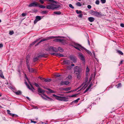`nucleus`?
Returning a JSON list of instances; mask_svg holds the SVG:
<instances>
[{
  "label": "nucleus",
  "mask_w": 124,
  "mask_h": 124,
  "mask_svg": "<svg viewBox=\"0 0 124 124\" xmlns=\"http://www.w3.org/2000/svg\"><path fill=\"white\" fill-rule=\"evenodd\" d=\"M56 4H51L46 6V8L48 9H51L52 10H58L61 7L60 5Z\"/></svg>",
  "instance_id": "f257e3e1"
},
{
  "label": "nucleus",
  "mask_w": 124,
  "mask_h": 124,
  "mask_svg": "<svg viewBox=\"0 0 124 124\" xmlns=\"http://www.w3.org/2000/svg\"><path fill=\"white\" fill-rule=\"evenodd\" d=\"M53 96L55 97L57 100L60 101H68L67 98L65 97L59 96L55 94H53Z\"/></svg>",
  "instance_id": "f03ea898"
},
{
  "label": "nucleus",
  "mask_w": 124,
  "mask_h": 124,
  "mask_svg": "<svg viewBox=\"0 0 124 124\" xmlns=\"http://www.w3.org/2000/svg\"><path fill=\"white\" fill-rule=\"evenodd\" d=\"M74 73L75 74L80 73L82 71V69L80 67L76 66L74 68Z\"/></svg>",
  "instance_id": "7ed1b4c3"
},
{
  "label": "nucleus",
  "mask_w": 124,
  "mask_h": 124,
  "mask_svg": "<svg viewBox=\"0 0 124 124\" xmlns=\"http://www.w3.org/2000/svg\"><path fill=\"white\" fill-rule=\"evenodd\" d=\"M57 37H54L53 36L47 37L45 38H43L42 40H41L39 42L37 43V45H38L40 42H43L49 39H52L55 38Z\"/></svg>",
  "instance_id": "20e7f679"
},
{
  "label": "nucleus",
  "mask_w": 124,
  "mask_h": 124,
  "mask_svg": "<svg viewBox=\"0 0 124 124\" xmlns=\"http://www.w3.org/2000/svg\"><path fill=\"white\" fill-rule=\"evenodd\" d=\"M73 46L76 49H78L80 51V49L82 50H84V47L82 46L79 44H78L76 43H75L74 44Z\"/></svg>",
  "instance_id": "39448f33"
},
{
  "label": "nucleus",
  "mask_w": 124,
  "mask_h": 124,
  "mask_svg": "<svg viewBox=\"0 0 124 124\" xmlns=\"http://www.w3.org/2000/svg\"><path fill=\"white\" fill-rule=\"evenodd\" d=\"M78 56L79 59L83 63H85V56L83 54L80 53H78Z\"/></svg>",
  "instance_id": "423d86ee"
},
{
  "label": "nucleus",
  "mask_w": 124,
  "mask_h": 124,
  "mask_svg": "<svg viewBox=\"0 0 124 124\" xmlns=\"http://www.w3.org/2000/svg\"><path fill=\"white\" fill-rule=\"evenodd\" d=\"M47 55L45 54H44L41 55H40L37 57H34V58L33 59V61L34 62H35L38 59V58L39 57H44L45 58H46L47 57Z\"/></svg>",
  "instance_id": "0eeeda50"
},
{
  "label": "nucleus",
  "mask_w": 124,
  "mask_h": 124,
  "mask_svg": "<svg viewBox=\"0 0 124 124\" xmlns=\"http://www.w3.org/2000/svg\"><path fill=\"white\" fill-rule=\"evenodd\" d=\"M38 5L39 3L36 1H34L33 2L30 4L29 5V7H38Z\"/></svg>",
  "instance_id": "6e6552de"
},
{
  "label": "nucleus",
  "mask_w": 124,
  "mask_h": 124,
  "mask_svg": "<svg viewBox=\"0 0 124 124\" xmlns=\"http://www.w3.org/2000/svg\"><path fill=\"white\" fill-rule=\"evenodd\" d=\"M25 77L26 78L28 82L29 83L31 87V88L29 86V87L28 88L30 90H31L32 92H34V91L35 90V89L33 87V86L32 85V84H31V83L30 82L29 79L27 77L26 75H25Z\"/></svg>",
  "instance_id": "1a4fd4ad"
},
{
  "label": "nucleus",
  "mask_w": 124,
  "mask_h": 124,
  "mask_svg": "<svg viewBox=\"0 0 124 124\" xmlns=\"http://www.w3.org/2000/svg\"><path fill=\"white\" fill-rule=\"evenodd\" d=\"M70 57L71 60L74 63H75L76 62L77 59L75 56H71Z\"/></svg>",
  "instance_id": "9d476101"
},
{
  "label": "nucleus",
  "mask_w": 124,
  "mask_h": 124,
  "mask_svg": "<svg viewBox=\"0 0 124 124\" xmlns=\"http://www.w3.org/2000/svg\"><path fill=\"white\" fill-rule=\"evenodd\" d=\"M41 19L40 16H37L36 17V19L34 22V24H36L38 21L40 20Z\"/></svg>",
  "instance_id": "9b49d317"
},
{
  "label": "nucleus",
  "mask_w": 124,
  "mask_h": 124,
  "mask_svg": "<svg viewBox=\"0 0 124 124\" xmlns=\"http://www.w3.org/2000/svg\"><path fill=\"white\" fill-rule=\"evenodd\" d=\"M7 111L8 114H9L10 116H11L13 117H16L18 116L17 115H16L10 113V111L9 110H7Z\"/></svg>",
  "instance_id": "f8f14e48"
},
{
  "label": "nucleus",
  "mask_w": 124,
  "mask_h": 124,
  "mask_svg": "<svg viewBox=\"0 0 124 124\" xmlns=\"http://www.w3.org/2000/svg\"><path fill=\"white\" fill-rule=\"evenodd\" d=\"M94 16L97 17H100L103 16L102 13L101 12H95L94 14Z\"/></svg>",
  "instance_id": "ddd939ff"
},
{
  "label": "nucleus",
  "mask_w": 124,
  "mask_h": 124,
  "mask_svg": "<svg viewBox=\"0 0 124 124\" xmlns=\"http://www.w3.org/2000/svg\"><path fill=\"white\" fill-rule=\"evenodd\" d=\"M52 55L54 56H58L60 57H62L63 55L62 54H58V53H53L51 54Z\"/></svg>",
  "instance_id": "4468645a"
},
{
  "label": "nucleus",
  "mask_w": 124,
  "mask_h": 124,
  "mask_svg": "<svg viewBox=\"0 0 124 124\" xmlns=\"http://www.w3.org/2000/svg\"><path fill=\"white\" fill-rule=\"evenodd\" d=\"M69 82L68 81H62L60 83V85H67L69 84Z\"/></svg>",
  "instance_id": "2eb2a0df"
},
{
  "label": "nucleus",
  "mask_w": 124,
  "mask_h": 124,
  "mask_svg": "<svg viewBox=\"0 0 124 124\" xmlns=\"http://www.w3.org/2000/svg\"><path fill=\"white\" fill-rule=\"evenodd\" d=\"M63 62L64 64L67 65H70V61L67 60H64Z\"/></svg>",
  "instance_id": "dca6fc26"
},
{
  "label": "nucleus",
  "mask_w": 124,
  "mask_h": 124,
  "mask_svg": "<svg viewBox=\"0 0 124 124\" xmlns=\"http://www.w3.org/2000/svg\"><path fill=\"white\" fill-rule=\"evenodd\" d=\"M38 91L39 92L43 94L45 92V90H43L40 88H39L38 89Z\"/></svg>",
  "instance_id": "f3484780"
},
{
  "label": "nucleus",
  "mask_w": 124,
  "mask_h": 124,
  "mask_svg": "<svg viewBox=\"0 0 124 124\" xmlns=\"http://www.w3.org/2000/svg\"><path fill=\"white\" fill-rule=\"evenodd\" d=\"M13 92L15 93L16 95H21L22 94V92L20 91H13Z\"/></svg>",
  "instance_id": "a211bd4d"
},
{
  "label": "nucleus",
  "mask_w": 124,
  "mask_h": 124,
  "mask_svg": "<svg viewBox=\"0 0 124 124\" xmlns=\"http://www.w3.org/2000/svg\"><path fill=\"white\" fill-rule=\"evenodd\" d=\"M30 55H27L26 57V64L27 65L28 64V63L29 62V60L30 59Z\"/></svg>",
  "instance_id": "6ab92c4d"
},
{
  "label": "nucleus",
  "mask_w": 124,
  "mask_h": 124,
  "mask_svg": "<svg viewBox=\"0 0 124 124\" xmlns=\"http://www.w3.org/2000/svg\"><path fill=\"white\" fill-rule=\"evenodd\" d=\"M54 41L56 42H62L64 41V40L63 39H57L54 40Z\"/></svg>",
  "instance_id": "aec40b11"
},
{
  "label": "nucleus",
  "mask_w": 124,
  "mask_h": 124,
  "mask_svg": "<svg viewBox=\"0 0 124 124\" xmlns=\"http://www.w3.org/2000/svg\"><path fill=\"white\" fill-rule=\"evenodd\" d=\"M28 69L29 70V71L30 72H33L34 71V70L32 68L30 69V66L28 64L27 65Z\"/></svg>",
  "instance_id": "412c9836"
},
{
  "label": "nucleus",
  "mask_w": 124,
  "mask_h": 124,
  "mask_svg": "<svg viewBox=\"0 0 124 124\" xmlns=\"http://www.w3.org/2000/svg\"><path fill=\"white\" fill-rule=\"evenodd\" d=\"M84 50H85L86 51V52L87 53L89 54L91 56L92 55V53L89 50H87L84 47Z\"/></svg>",
  "instance_id": "4be33fe9"
},
{
  "label": "nucleus",
  "mask_w": 124,
  "mask_h": 124,
  "mask_svg": "<svg viewBox=\"0 0 124 124\" xmlns=\"http://www.w3.org/2000/svg\"><path fill=\"white\" fill-rule=\"evenodd\" d=\"M50 48L51 49H52L55 52H57L58 51V50L55 47H51Z\"/></svg>",
  "instance_id": "5701e85b"
},
{
  "label": "nucleus",
  "mask_w": 124,
  "mask_h": 124,
  "mask_svg": "<svg viewBox=\"0 0 124 124\" xmlns=\"http://www.w3.org/2000/svg\"><path fill=\"white\" fill-rule=\"evenodd\" d=\"M88 20L91 22L93 21L94 20V18L92 17H90L88 18Z\"/></svg>",
  "instance_id": "b1692460"
},
{
  "label": "nucleus",
  "mask_w": 124,
  "mask_h": 124,
  "mask_svg": "<svg viewBox=\"0 0 124 124\" xmlns=\"http://www.w3.org/2000/svg\"><path fill=\"white\" fill-rule=\"evenodd\" d=\"M54 14H55L58 15H59L61 14V12L60 11H55L53 13Z\"/></svg>",
  "instance_id": "393cba45"
},
{
  "label": "nucleus",
  "mask_w": 124,
  "mask_h": 124,
  "mask_svg": "<svg viewBox=\"0 0 124 124\" xmlns=\"http://www.w3.org/2000/svg\"><path fill=\"white\" fill-rule=\"evenodd\" d=\"M38 7H39V8H46V7L42 5H39H39Z\"/></svg>",
  "instance_id": "a878e982"
},
{
  "label": "nucleus",
  "mask_w": 124,
  "mask_h": 124,
  "mask_svg": "<svg viewBox=\"0 0 124 124\" xmlns=\"http://www.w3.org/2000/svg\"><path fill=\"white\" fill-rule=\"evenodd\" d=\"M48 0L51 3H54L55 4H56L57 3H58L57 2L55 1H54L53 0Z\"/></svg>",
  "instance_id": "bb28decb"
},
{
  "label": "nucleus",
  "mask_w": 124,
  "mask_h": 124,
  "mask_svg": "<svg viewBox=\"0 0 124 124\" xmlns=\"http://www.w3.org/2000/svg\"><path fill=\"white\" fill-rule=\"evenodd\" d=\"M58 50L61 52H62L63 51V49L60 47H59L58 48Z\"/></svg>",
  "instance_id": "cd10ccee"
},
{
  "label": "nucleus",
  "mask_w": 124,
  "mask_h": 124,
  "mask_svg": "<svg viewBox=\"0 0 124 124\" xmlns=\"http://www.w3.org/2000/svg\"><path fill=\"white\" fill-rule=\"evenodd\" d=\"M117 52L118 53L122 55H123V53L120 50H117Z\"/></svg>",
  "instance_id": "c85d7f7f"
},
{
  "label": "nucleus",
  "mask_w": 124,
  "mask_h": 124,
  "mask_svg": "<svg viewBox=\"0 0 124 124\" xmlns=\"http://www.w3.org/2000/svg\"><path fill=\"white\" fill-rule=\"evenodd\" d=\"M51 80L50 79H44V81L46 82H50L51 81Z\"/></svg>",
  "instance_id": "c756f323"
},
{
  "label": "nucleus",
  "mask_w": 124,
  "mask_h": 124,
  "mask_svg": "<svg viewBox=\"0 0 124 124\" xmlns=\"http://www.w3.org/2000/svg\"><path fill=\"white\" fill-rule=\"evenodd\" d=\"M89 71V70L88 67H87L86 68V75H87L88 73V72Z\"/></svg>",
  "instance_id": "7c9ffc66"
},
{
  "label": "nucleus",
  "mask_w": 124,
  "mask_h": 124,
  "mask_svg": "<svg viewBox=\"0 0 124 124\" xmlns=\"http://www.w3.org/2000/svg\"><path fill=\"white\" fill-rule=\"evenodd\" d=\"M71 89V87H69L68 88H64V90L66 91H68L69 90H70Z\"/></svg>",
  "instance_id": "2f4dec72"
},
{
  "label": "nucleus",
  "mask_w": 124,
  "mask_h": 124,
  "mask_svg": "<svg viewBox=\"0 0 124 124\" xmlns=\"http://www.w3.org/2000/svg\"><path fill=\"white\" fill-rule=\"evenodd\" d=\"M95 12V11L93 10H92L90 11V14H92V15H94Z\"/></svg>",
  "instance_id": "473e14b6"
},
{
  "label": "nucleus",
  "mask_w": 124,
  "mask_h": 124,
  "mask_svg": "<svg viewBox=\"0 0 124 124\" xmlns=\"http://www.w3.org/2000/svg\"><path fill=\"white\" fill-rule=\"evenodd\" d=\"M77 75V77L78 79H80L81 77L80 73H78L77 74H76Z\"/></svg>",
  "instance_id": "72a5a7b5"
},
{
  "label": "nucleus",
  "mask_w": 124,
  "mask_h": 124,
  "mask_svg": "<svg viewBox=\"0 0 124 124\" xmlns=\"http://www.w3.org/2000/svg\"><path fill=\"white\" fill-rule=\"evenodd\" d=\"M76 5L78 6H82L81 4L79 2H78L76 3Z\"/></svg>",
  "instance_id": "f704fd0d"
},
{
  "label": "nucleus",
  "mask_w": 124,
  "mask_h": 124,
  "mask_svg": "<svg viewBox=\"0 0 124 124\" xmlns=\"http://www.w3.org/2000/svg\"><path fill=\"white\" fill-rule=\"evenodd\" d=\"M76 12L77 14H81L82 13V11L81 10H77L76 11Z\"/></svg>",
  "instance_id": "c9c22d12"
},
{
  "label": "nucleus",
  "mask_w": 124,
  "mask_h": 124,
  "mask_svg": "<svg viewBox=\"0 0 124 124\" xmlns=\"http://www.w3.org/2000/svg\"><path fill=\"white\" fill-rule=\"evenodd\" d=\"M48 11H44L42 12V13L43 14H46L48 13Z\"/></svg>",
  "instance_id": "e433bc0d"
},
{
  "label": "nucleus",
  "mask_w": 124,
  "mask_h": 124,
  "mask_svg": "<svg viewBox=\"0 0 124 124\" xmlns=\"http://www.w3.org/2000/svg\"><path fill=\"white\" fill-rule=\"evenodd\" d=\"M33 84L35 85L37 87H39V85L36 83H34Z\"/></svg>",
  "instance_id": "4c0bfd02"
},
{
  "label": "nucleus",
  "mask_w": 124,
  "mask_h": 124,
  "mask_svg": "<svg viewBox=\"0 0 124 124\" xmlns=\"http://www.w3.org/2000/svg\"><path fill=\"white\" fill-rule=\"evenodd\" d=\"M101 1L102 4L105 3L106 2V0H101Z\"/></svg>",
  "instance_id": "58836bf2"
},
{
  "label": "nucleus",
  "mask_w": 124,
  "mask_h": 124,
  "mask_svg": "<svg viewBox=\"0 0 124 124\" xmlns=\"http://www.w3.org/2000/svg\"><path fill=\"white\" fill-rule=\"evenodd\" d=\"M14 33V32L13 31H10L9 33V34L10 35H12Z\"/></svg>",
  "instance_id": "ea45409f"
},
{
  "label": "nucleus",
  "mask_w": 124,
  "mask_h": 124,
  "mask_svg": "<svg viewBox=\"0 0 124 124\" xmlns=\"http://www.w3.org/2000/svg\"><path fill=\"white\" fill-rule=\"evenodd\" d=\"M43 95L44 96H45L48 99L51 100V99L48 97L45 94L43 93Z\"/></svg>",
  "instance_id": "a19ab883"
},
{
  "label": "nucleus",
  "mask_w": 124,
  "mask_h": 124,
  "mask_svg": "<svg viewBox=\"0 0 124 124\" xmlns=\"http://www.w3.org/2000/svg\"><path fill=\"white\" fill-rule=\"evenodd\" d=\"M70 7L72 9H74V7L72 6V5L71 4H70L69 5Z\"/></svg>",
  "instance_id": "79ce46f5"
},
{
  "label": "nucleus",
  "mask_w": 124,
  "mask_h": 124,
  "mask_svg": "<svg viewBox=\"0 0 124 124\" xmlns=\"http://www.w3.org/2000/svg\"><path fill=\"white\" fill-rule=\"evenodd\" d=\"M39 94L41 96V97H42V98L43 99H44V100H47V99L46 98L44 97V96H42V95L41 94Z\"/></svg>",
  "instance_id": "37998d69"
},
{
  "label": "nucleus",
  "mask_w": 124,
  "mask_h": 124,
  "mask_svg": "<svg viewBox=\"0 0 124 124\" xmlns=\"http://www.w3.org/2000/svg\"><path fill=\"white\" fill-rule=\"evenodd\" d=\"M25 84L28 88H29V86L27 84V82L26 81L25 82Z\"/></svg>",
  "instance_id": "c03bdc74"
},
{
  "label": "nucleus",
  "mask_w": 124,
  "mask_h": 124,
  "mask_svg": "<svg viewBox=\"0 0 124 124\" xmlns=\"http://www.w3.org/2000/svg\"><path fill=\"white\" fill-rule=\"evenodd\" d=\"M44 0H39V2L41 4H43L44 3Z\"/></svg>",
  "instance_id": "a18cd8bd"
},
{
  "label": "nucleus",
  "mask_w": 124,
  "mask_h": 124,
  "mask_svg": "<svg viewBox=\"0 0 124 124\" xmlns=\"http://www.w3.org/2000/svg\"><path fill=\"white\" fill-rule=\"evenodd\" d=\"M100 1L99 0H97L96 1L95 3L97 5H99V4Z\"/></svg>",
  "instance_id": "49530a36"
},
{
  "label": "nucleus",
  "mask_w": 124,
  "mask_h": 124,
  "mask_svg": "<svg viewBox=\"0 0 124 124\" xmlns=\"http://www.w3.org/2000/svg\"><path fill=\"white\" fill-rule=\"evenodd\" d=\"M78 94H75L72 95L70 96V97H76Z\"/></svg>",
  "instance_id": "de8ad7c7"
},
{
  "label": "nucleus",
  "mask_w": 124,
  "mask_h": 124,
  "mask_svg": "<svg viewBox=\"0 0 124 124\" xmlns=\"http://www.w3.org/2000/svg\"><path fill=\"white\" fill-rule=\"evenodd\" d=\"M68 78L69 79H71L72 78V76L71 75H69L68 76Z\"/></svg>",
  "instance_id": "09e8293b"
},
{
  "label": "nucleus",
  "mask_w": 124,
  "mask_h": 124,
  "mask_svg": "<svg viewBox=\"0 0 124 124\" xmlns=\"http://www.w3.org/2000/svg\"><path fill=\"white\" fill-rule=\"evenodd\" d=\"M78 102V100H76L75 101H73L72 103H76L77 102Z\"/></svg>",
  "instance_id": "8fccbe9b"
},
{
  "label": "nucleus",
  "mask_w": 124,
  "mask_h": 124,
  "mask_svg": "<svg viewBox=\"0 0 124 124\" xmlns=\"http://www.w3.org/2000/svg\"><path fill=\"white\" fill-rule=\"evenodd\" d=\"M48 90H49V92L50 93H53V91L52 90L50 89H48Z\"/></svg>",
  "instance_id": "3c124183"
},
{
  "label": "nucleus",
  "mask_w": 124,
  "mask_h": 124,
  "mask_svg": "<svg viewBox=\"0 0 124 124\" xmlns=\"http://www.w3.org/2000/svg\"><path fill=\"white\" fill-rule=\"evenodd\" d=\"M87 8L89 9H91V6L90 5H88L87 6Z\"/></svg>",
  "instance_id": "603ef678"
},
{
  "label": "nucleus",
  "mask_w": 124,
  "mask_h": 124,
  "mask_svg": "<svg viewBox=\"0 0 124 124\" xmlns=\"http://www.w3.org/2000/svg\"><path fill=\"white\" fill-rule=\"evenodd\" d=\"M0 77L2 78H4V77L3 74H0Z\"/></svg>",
  "instance_id": "864d4df0"
},
{
  "label": "nucleus",
  "mask_w": 124,
  "mask_h": 124,
  "mask_svg": "<svg viewBox=\"0 0 124 124\" xmlns=\"http://www.w3.org/2000/svg\"><path fill=\"white\" fill-rule=\"evenodd\" d=\"M121 83H118L117 85V88L121 86Z\"/></svg>",
  "instance_id": "5fc2aeb1"
},
{
  "label": "nucleus",
  "mask_w": 124,
  "mask_h": 124,
  "mask_svg": "<svg viewBox=\"0 0 124 124\" xmlns=\"http://www.w3.org/2000/svg\"><path fill=\"white\" fill-rule=\"evenodd\" d=\"M92 85L91 84H90L89 86L87 88H88L89 89L91 88V86Z\"/></svg>",
  "instance_id": "6e6d98bb"
},
{
  "label": "nucleus",
  "mask_w": 124,
  "mask_h": 124,
  "mask_svg": "<svg viewBox=\"0 0 124 124\" xmlns=\"http://www.w3.org/2000/svg\"><path fill=\"white\" fill-rule=\"evenodd\" d=\"M82 15H83L82 14H80L78 15V16L79 17L81 18L82 17Z\"/></svg>",
  "instance_id": "4d7b16f0"
},
{
  "label": "nucleus",
  "mask_w": 124,
  "mask_h": 124,
  "mask_svg": "<svg viewBox=\"0 0 124 124\" xmlns=\"http://www.w3.org/2000/svg\"><path fill=\"white\" fill-rule=\"evenodd\" d=\"M120 25L122 27H124V24L121 23L120 24Z\"/></svg>",
  "instance_id": "13d9d810"
},
{
  "label": "nucleus",
  "mask_w": 124,
  "mask_h": 124,
  "mask_svg": "<svg viewBox=\"0 0 124 124\" xmlns=\"http://www.w3.org/2000/svg\"><path fill=\"white\" fill-rule=\"evenodd\" d=\"M22 16H25L26 15V14L24 13H23L22 14Z\"/></svg>",
  "instance_id": "bf43d9fd"
},
{
  "label": "nucleus",
  "mask_w": 124,
  "mask_h": 124,
  "mask_svg": "<svg viewBox=\"0 0 124 124\" xmlns=\"http://www.w3.org/2000/svg\"><path fill=\"white\" fill-rule=\"evenodd\" d=\"M67 68L69 70H70L71 69V67L70 66H69L67 67Z\"/></svg>",
  "instance_id": "052dcab7"
},
{
  "label": "nucleus",
  "mask_w": 124,
  "mask_h": 124,
  "mask_svg": "<svg viewBox=\"0 0 124 124\" xmlns=\"http://www.w3.org/2000/svg\"><path fill=\"white\" fill-rule=\"evenodd\" d=\"M89 89L87 88L86 89V90L84 92V93H85L89 90Z\"/></svg>",
  "instance_id": "680f3d73"
},
{
  "label": "nucleus",
  "mask_w": 124,
  "mask_h": 124,
  "mask_svg": "<svg viewBox=\"0 0 124 124\" xmlns=\"http://www.w3.org/2000/svg\"><path fill=\"white\" fill-rule=\"evenodd\" d=\"M31 123H34V124L36 123H37V122H36L35 121H34L32 120H31Z\"/></svg>",
  "instance_id": "e2e57ef3"
},
{
  "label": "nucleus",
  "mask_w": 124,
  "mask_h": 124,
  "mask_svg": "<svg viewBox=\"0 0 124 124\" xmlns=\"http://www.w3.org/2000/svg\"><path fill=\"white\" fill-rule=\"evenodd\" d=\"M55 76L56 77H59L60 76V75L58 74L56 75Z\"/></svg>",
  "instance_id": "0e129e2a"
},
{
  "label": "nucleus",
  "mask_w": 124,
  "mask_h": 124,
  "mask_svg": "<svg viewBox=\"0 0 124 124\" xmlns=\"http://www.w3.org/2000/svg\"><path fill=\"white\" fill-rule=\"evenodd\" d=\"M124 62V60H121L120 62V64H121L123 62Z\"/></svg>",
  "instance_id": "69168bd1"
},
{
  "label": "nucleus",
  "mask_w": 124,
  "mask_h": 124,
  "mask_svg": "<svg viewBox=\"0 0 124 124\" xmlns=\"http://www.w3.org/2000/svg\"><path fill=\"white\" fill-rule=\"evenodd\" d=\"M92 53L93 54L94 57V58H95L96 57V56H95V55L94 51H93Z\"/></svg>",
  "instance_id": "338daca9"
},
{
  "label": "nucleus",
  "mask_w": 124,
  "mask_h": 124,
  "mask_svg": "<svg viewBox=\"0 0 124 124\" xmlns=\"http://www.w3.org/2000/svg\"><path fill=\"white\" fill-rule=\"evenodd\" d=\"M11 88L13 90L15 91L16 90V88L15 87H12Z\"/></svg>",
  "instance_id": "774afa93"
}]
</instances>
